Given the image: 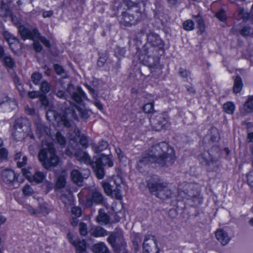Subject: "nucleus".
<instances>
[{
  "mask_svg": "<svg viewBox=\"0 0 253 253\" xmlns=\"http://www.w3.org/2000/svg\"><path fill=\"white\" fill-rule=\"evenodd\" d=\"M92 250L94 253H109V250L103 243L94 245Z\"/></svg>",
  "mask_w": 253,
  "mask_h": 253,
  "instance_id": "obj_26",
  "label": "nucleus"
},
{
  "mask_svg": "<svg viewBox=\"0 0 253 253\" xmlns=\"http://www.w3.org/2000/svg\"><path fill=\"white\" fill-rule=\"evenodd\" d=\"M36 40H32L33 41V46L36 52H40L42 50L43 47L41 44Z\"/></svg>",
  "mask_w": 253,
  "mask_h": 253,
  "instance_id": "obj_49",
  "label": "nucleus"
},
{
  "mask_svg": "<svg viewBox=\"0 0 253 253\" xmlns=\"http://www.w3.org/2000/svg\"><path fill=\"white\" fill-rule=\"evenodd\" d=\"M196 22L198 24L199 31L198 32L200 34H202L205 28V24L203 19L199 15L195 16Z\"/></svg>",
  "mask_w": 253,
  "mask_h": 253,
  "instance_id": "obj_33",
  "label": "nucleus"
},
{
  "mask_svg": "<svg viewBox=\"0 0 253 253\" xmlns=\"http://www.w3.org/2000/svg\"><path fill=\"white\" fill-rule=\"evenodd\" d=\"M53 67L57 74L61 75L62 74L64 73V70L62 66H60L58 64H54Z\"/></svg>",
  "mask_w": 253,
  "mask_h": 253,
  "instance_id": "obj_56",
  "label": "nucleus"
},
{
  "mask_svg": "<svg viewBox=\"0 0 253 253\" xmlns=\"http://www.w3.org/2000/svg\"><path fill=\"white\" fill-rule=\"evenodd\" d=\"M178 73L179 75L183 78H187L190 74L188 71L182 68H179Z\"/></svg>",
  "mask_w": 253,
  "mask_h": 253,
  "instance_id": "obj_54",
  "label": "nucleus"
},
{
  "mask_svg": "<svg viewBox=\"0 0 253 253\" xmlns=\"http://www.w3.org/2000/svg\"><path fill=\"white\" fill-rule=\"evenodd\" d=\"M75 156L77 159L81 162L88 163L90 162V158L87 153L82 150H77Z\"/></svg>",
  "mask_w": 253,
  "mask_h": 253,
  "instance_id": "obj_23",
  "label": "nucleus"
},
{
  "mask_svg": "<svg viewBox=\"0 0 253 253\" xmlns=\"http://www.w3.org/2000/svg\"><path fill=\"white\" fill-rule=\"evenodd\" d=\"M215 237L223 246L227 245L230 240L227 233L222 229L217 230L215 232Z\"/></svg>",
  "mask_w": 253,
  "mask_h": 253,
  "instance_id": "obj_19",
  "label": "nucleus"
},
{
  "mask_svg": "<svg viewBox=\"0 0 253 253\" xmlns=\"http://www.w3.org/2000/svg\"><path fill=\"white\" fill-rule=\"evenodd\" d=\"M80 143L84 148H86L88 146L86 137L84 135L82 136L80 139Z\"/></svg>",
  "mask_w": 253,
  "mask_h": 253,
  "instance_id": "obj_59",
  "label": "nucleus"
},
{
  "mask_svg": "<svg viewBox=\"0 0 253 253\" xmlns=\"http://www.w3.org/2000/svg\"><path fill=\"white\" fill-rule=\"evenodd\" d=\"M66 184V178L63 175H60L57 180L56 187L58 189H61L64 187Z\"/></svg>",
  "mask_w": 253,
  "mask_h": 253,
  "instance_id": "obj_37",
  "label": "nucleus"
},
{
  "mask_svg": "<svg viewBox=\"0 0 253 253\" xmlns=\"http://www.w3.org/2000/svg\"><path fill=\"white\" fill-rule=\"evenodd\" d=\"M71 242L76 248L77 253H87L86 251V243L84 240L77 241H71Z\"/></svg>",
  "mask_w": 253,
  "mask_h": 253,
  "instance_id": "obj_25",
  "label": "nucleus"
},
{
  "mask_svg": "<svg viewBox=\"0 0 253 253\" xmlns=\"http://www.w3.org/2000/svg\"><path fill=\"white\" fill-rule=\"evenodd\" d=\"M56 139L57 142L60 145H65L66 144L65 138L61 134L60 132H57L56 134Z\"/></svg>",
  "mask_w": 253,
  "mask_h": 253,
  "instance_id": "obj_45",
  "label": "nucleus"
},
{
  "mask_svg": "<svg viewBox=\"0 0 253 253\" xmlns=\"http://www.w3.org/2000/svg\"><path fill=\"white\" fill-rule=\"evenodd\" d=\"M12 136L16 140L21 141L26 136V131L24 129H19L14 127Z\"/></svg>",
  "mask_w": 253,
  "mask_h": 253,
  "instance_id": "obj_27",
  "label": "nucleus"
},
{
  "mask_svg": "<svg viewBox=\"0 0 253 253\" xmlns=\"http://www.w3.org/2000/svg\"><path fill=\"white\" fill-rule=\"evenodd\" d=\"M69 103L70 106L65 110L63 115L60 118L63 125L66 127H69L71 126L72 119H78L77 112L84 119H87L89 116L87 111L80 108L77 105L71 104L70 102H69Z\"/></svg>",
  "mask_w": 253,
  "mask_h": 253,
  "instance_id": "obj_4",
  "label": "nucleus"
},
{
  "mask_svg": "<svg viewBox=\"0 0 253 253\" xmlns=\"http://www.w3.org/2000/svg\"><path fill=\"white\" fill-rule=\"evenodd\" d=\"M102 187L105 193L107 195L110 196L112 192V186L107 182H103Z\"/></svg>",
  "mask_w": 253,
  "mask_h": 253,
  "instance_id": "obj_43",
  "label": "nucleus"
},
{
  "mask_svg": "<svg viewBox=\"0 0 253 253\" xmlns=\"http://www.w3.org/2000/svg\"><path fill=\"white\" fill-rule=\"evenodd\" d=\"M183 27L186 31H191L194 29V23L191 20H187L183 23Z\"/></svg>",
  "mask_w": 253,
  "mask_h": 253,
  "instance_id": "obj_41",
  "label": "nucleus"
},
{
  "mask_svg": "<svg viewBox=\"0 0 253 253\" xmlns=\"http://www.w3.org/2000/svg\"><path fill=\"white\" fill-rule=\"evenodd\" d=\"M211 139L210 140L212 142L216 141L219 138V134L218 130L214 127L211 128L210 130Z\"/></svg>",
  "mask_w": 253,
  "mask_h": 253,
  "instance_id": "obj_38",
  "label": "nucleus"
},
{
  "mask_svg": "<svg viewBox=\"0 0 253 253\" xmlns=\"http://www.w3.org/2000/svg\"><path fill=\"white\" fill-rule=\"evenodd\" d=\"M40 92L36 91H29L28 93V96L29 98L34 99L40 96Z\"/></svg>",
  "mask_w": 253,
  "mask_h": 253,
  "instance_id": "obj_60",
  "label": "nucleus"
},
{
  "mask_svg": "<svg viewBox=\"0 0 253 253\" xmlns=\"http://www.w3.org/2000/svg\"><path fill=\"white\" fill-rule=\"evenodd\" d=\"M141 242V240L139 237H136L133 241V246L135 253H137L139 251V243Z\"/></svg>",
  "mask_w": 253,
  "mask_h": 253,
  "instance_id": "obj_47",
  "label": "nucleus"
},
{
  "mask_svg": "<svg viewBox=\"0 0 253 253\" xmlns=\"http://www.w3.org/2000/svg\"><path fill=\"white\" fill-rule=\"evenodd\" d=\"M108 146V143L106 141L102 140L99 143V145L98 146L94 145L92 148L93 151L95 153H98L104 150H106Z\"/></svg>",
  "mask_w": 253,
  "mask_h": 253,
  "instance_id": "obj_30",
  "label": "nucleus"
},
{
  "mask_svg": "<svg viewBox=\"0 0 253 253\" xmlns=\"http://www.w3.org/2000/svg\"><path fill=\"white\" fill-rule=\"evenodd\" d=\"M72 213L77 217H79L81 215V209L78 207H74L72 208Z\"/></svg>",
  "mask_w": 253,
  "mask_h": 253,
  "instance_id": "obj_55",
  "label": "nucleus"
},
{
  "mask_svg": "<svg viewBox=\"0 0 253 253\" xmlns=\"http://www.w3.org/2000/svg\"><path fill=\"white\" fill-rule=\"evenodd\" d=\"M250 28L247 27H243L240 31L241 35L244 37L248 36L250 35Z\"/></svg>",
  "mask_w": 253,
  "mask_h": 253,
  "instance_id": "obj_57",
  "label": "nucleus"
},
{
  "mask_svg": "<svg viewBox=\"0 0 253 253\" xmlns=\"http://www.w3.org/2000/svg\"><path fill=\"white\" fill-rule=\"evenodd\" d=\"M201 164L205 167L209 171H213L216 169V162L211 157L209 152L203 153L199 157Z\"/></svg>",
  "mask_w": 253,
  "mask_h": 253,
  "instance_id": "obj_13",
  "label": "nucleus"
},
{
  "mask_svg": "<svg viewBox=\"0 0 253 253\" xmlns=\"http://www.w3.org/2000/svg\"><path fill=\"white\" fill-rule=\"evenodd\" d=\"M22 192L23 194L26 196H32L34 193V190L28 184L26 185L23 188Z\"/></svg>",
  "mask_w": 253,
  "mask_h": 253,
  "instance_id": "obj_44",
  "label": "nucleus"
},
{
  "mask_svg": "<svg viewBox=\"0 0 253 253\" xmlns=\"http://www.w3.org/2000/svg\"><path fill=\"white\" fill-rule=\"evenodd\" d=\"M39 207L41 212L44 215L48 214L52 210L51 207H49L46 204H41Z\"/></svg>",
  "mask_w": 253,
  "mask_h": 253,
  "instance_id": "obj_40",
  "label": "nucleus"
},
{
  "mask_svg": "<svg viewBox=\"0 0 253 253\" xmlns=\"http://www.w3.org/2000/svg\"><path fill=\"white\" fill-rule=\"evenodd\" d=\"M175 160L173 149L165 142L152 146L147 153L143 154L138 162L136 168L140 170L143 166L155 163L161 166L169 167Z\"/></svg>",
  "mask_w": 253,
  "mask_h": 253,
  "instance_id": "obj_1",
  "label": "nucleus"
},
{
  "mask_svg": "<svg viewBox=\"0 0 253 253\" xmlns=\"http://www.w3.org/2000/svg\"><path fill=\"white\" fill-rule=\"evenodd\" d=\"M122 17L120 20V23L125 26H130L135 25L137 22V19L135 18L134 16L128 12H124L122 13Z\"/></svg>",
  "mask_w": 253,
  "mask_h": 253,
  "instance_id": "obj_15",
  "label": "nucleus"
},
{
  "mask_svg": "<svg viewBox=\"0 0 253 253\" xmlns=\"http://www.w3.org/2000/svg\"><path fill=\"white\" fill-rule=\"evenodd\" d=\"M41 103L42 105L46 106L48 104V100L44 95H42L40 98Z\"/></svg>",
  "mask_w": 253,
  "mask_h": 253,
  "instance_id": "obj_63",
  "label": "nucleus"
},
{
  "mask_svg": "<svg viewBox=\"0 0 253 253\" xmlns=\"http://www.w3.org/2000/svg\"><path fill=\"white\" fill-rule=\"evenodd\" d=\"M154 103L153 102L145 104L143 108L144 111L147 113H151L153 111Z\"/></svg>",
  "mask_w": 253,
  "mask_h": 253,
  "instance_id": "obj_48",
  "label": "nucleus"
},
{
  "mask_svg": "<svg viewBox=\"0 0 253 253\" xmlns=\"http://www.w3.org/2000/svg\"><path fill=\"white\" fill-rule=\"evenodd\" d=\"M56 95L58 97H59L60 98L67 99L66 95L65 94V92L63 90H58L56 93Z\"/></svg>",
  "mask_w": 253,
  "mask_h": 253,
  "instance_id": "obj_62",
  "label": "nucleus"
},
{
  "mask_svg": "<svg viewBox=\"0 0 253 253\" xmlns=\"http://www.w3.org/2000/svg\"><path fill=\"white\" fill-rule=\"evenodd\" d=\"M1 177L5 183H12L16 180V174L12 170L4 169L1 173Z\"/></svg>",
  "mask_w": 253,
  "mask_h": 253,
  "instance_id": "obj_18",
  "label": "nucleus"
},
{
  "mask_svg": "<svg viewBox=\"0 0 253 253\" xmlns=\"http://www.w3.org/2000/svg\"><path fill=\"white\" fill-rule=\"evenodd\" d=\"M22 172L23 174L29 180H31L32 175L30 171L25 169H22Z\"/></svg>",
  "mask_w": 253,
  "mask_h": 253,
  "instance_id": "obj_61",
  "label": "nucleus"
},
{
  "mask_svg": "<svg viewBox=\"0 0 253 253\" xmlns=\"http://www.w3.org/2000/svg\"><path fill=\"white\" fill-rule=\"evenodd\" d=\"M42 78V74L38 72L33 73L31 76V80L35 84H38Z\"/></svg>",
  "mask_w": 253,
  "mask_h": 253,
  "instance_id": "obj_39",
  "label": "nucleus"
},
{
  "mask_svg": "<svg viewBox=\"0 0 253 253\" xmlns=\"http://www.w3.org/2000/svg\"><path fill=\"white\" fill-rule=\"evenodd\" d=\"M96 220L98 223L101 224H106L110 221L109 216L106 214L104 210L101 209L98 211V215L96 217Z\"/></svg>",
  "mask_w": 253,
  "mask_h": 253,
  "instance_id": "obj_24",
  "label": "nucleus"
},
{
  "mask_svg": "<svg viewBox=\"0 0 253 253\" xmlns=\"http://www.w3.org/2000/svg\"><path fill=\"white\" fill-rule=\"evenodd\" d=\"M10 17L13 24L18 28V32L21 38L23 40H25L26 39V37L22 35V29H25L28 30H32V29L28 28L25 26L22 25L20 19L17 16L11 14Z\"/></svg>",
  "mask_w": 253,
  "mask_h": 253,
  "instance_id": "obj_17",
  "label": "nucleus"
},
{
  "mask_svg": "<svg viewBox=\"0 0 253 253\" xmlns=\"http://www.w3.org/2000/svg\"><path fill=\"white\" fill-rule=\"evenodd\" d=\"M178 195L182 198L199 199V185L193 183H184L178 187Z\"/></svg>",
  "mask_w": 253,
  "mask_h": 253,
  "instance_id": "obj_8",
  "label": "nucleus"
},
{
  "mask_svg": "<svg viewBox=\"0 0 253 253\" xmlns=\"http://www.w3.org/2000/svg\"><path fill=\"white\" fill-rule=\"evenodd\" d=\"M89 232L94 237H104L108 235L107 231L102 227L99 226H93L89 230Z\"/></svg>",
  "mask_w": 253,
  "mask_h": 253,
  "instance_id": "obj_20",
  "label": "nucleus"
},
{
  "mask_svg": "<svg viewBox=\"0 0 253 253\" xmlns=\"http://www.w3.org/2000/svg\"><path fill=\"white\" fill-rule=\"evenodd\" d=\"M79 229L82 236H85L87 234V225L83 222H80L79 225Z\"/></svg>",
  "mask_w": 253,
  "mask_h": 253,
  "instance_id": "obj_42",
  "label": "nucleus"
},
{
  "mask_svg": "<svg viewBox=\"0 0 253 253\" xmlns=\"http://www.w3.org/2000/svg\"><path fill=\"white\" fill-rule=\"evenodd\" d=\"M216 17L221 21H224L226 19V16L225 12L223 10H220L216 15Z\"/></svg>",
  "mask_w": 253,
  "mask_h": 253,
  "instance_id": "obj_53",
  "label": "nucleus"
},
{
  "mask_svg": "<svg viewBox=\"0 0 253 253\" xmlns=\"http://www.w3.org/2000/svg\"><path fill=\"white\" fill-rule=\"evenodd\" d=\"M150 121L152 127L156 131H160L163 128H167L170 125L169 118L164 114H158L156 116H151Z\"/></svg>",
  "mask_w": 253,
  "mask_h": 253,
  "instance_id": "obj_9",
  "label": "nucleus"
},
{
  "mask_svg": "<svg viewBox=\"0 0 253 253\" xmlns=\"http://www.w3.org/2000/svg\"><path fill=\"white\" fill-rule=\"evenodd\" d=\"M71 177L75 183L79 186L82 185L84 177L78 170L76 169H73L71 172Z\"/></svg>",
  "mask_w": 253,
  "mask_h": 253,
  "instance_id": "obj_22",
  "label": "nucleus"
},
{
  "mask_svg": "<svg viewBox=\"0 0 253 253\" xmlns=\"http://www.w3.org/2000/svg\"><path fill=\"white\" fill-rule=\"evenodd\" d=\"M147 185L150 192L160 199L171 198L174 195L169 184L160 180L150 182Z\"/></svg>",
  "mask_w": 253,
  "mask_h": 253,
  "instance_id": "obj_5",
  "label": "nucleus"
},
{
  "mask_svg": "<svg viewBox=\"0 0 253 253\" xmlns=\"http://www.w3.org/2000/svg\"><path fill=\"white\" fill-rule=\"evenodd\" d=\"M143 253H159L156 240L154 236L146 235L143 244Z\"/></svg>",
  "mask_w": 253,
  "mask_h": 253,
  "instance_id": "obj_12",
  "label": "nucleus"
},
{
  "mask_svg": "<svg viewBox=\"0 0 253 253\" xmlns=\"http://www.w3.org/2000/svg\"><path fill=\"white\" fill-rule=\"evenodd\" d=\"M33 0H18L17 1V4L19 6H20L22 4H26L28 3H32Z\"/></svg>",
  "mask_w": 253,
  "mask_h": 253,
  "instance_id": "obj_64",
  "label": "nucleus"
},
{
  "mask_svg": "<svg viewBox=\"0 0 253 253\" xmlns=\"http://www.w3.org/2000/svg\"><path fill=\"white\" fill-rule=\"evenodd\" d=\"M104 200V196L101 192L97 189H94L88 194L85 205L87 207H91L93 205H102Z\"/></svg>",
  "mask_w": 253,
  "mask_h": 253,
  "instance_id": "obj_11",
  "label": "nucleus"
},
{
  "mask_svg": "<svg viewBox=\"0 0 253 253\" xmlns=\"http://www.w3.org/2000/svg\"><path fill=\"white\" fill-rule=\"evenodd\" d=\"M38 158L42 167L48 171L56 167L59 162L53 144L46 141L42 142Z\"/></svg>",
  "mask_w": 253,
  "mask_h": 253,
  "instance_id": "obj_3",
  "label": "nucleus"
},
{
  "mask_svg": "<svg viewBox=\"0 0 253 253\" xmlns=\"http://www.w3.org/2000/svg\"><path fill=\"white\" fill-rule=\"evenodd\" d=\"M108 242L114 247L115 245L116 236L114 234H111L107 238Z\"/></svg>",
  "mask_w": 253,
  "mask_h": 253,
  "instance_id": "obj_58",
  "label": "nucleus"
},
{
  "mask_svg": "<svg viewBox=\"0 0 253 253\" xmlns=\"http://www.w3.org/2000/svg\"><path fill=\"white\" fill-rule=\"evenodd\" d=\"M147 40L148 43L154 47L162 46L163 45V42L160 36L153 32H150L147 36Z\"/></svg>",
  "mask_w": 253,
  "mask_h": 253,
  "instance_id": "obj_16",
  "label": "nucleus"
},
{
  "mask_svg": "<svg viewBox=\"0 0 253 253\" xmlns=\"http://www.w3.org/2000/svg\"><path fill=\"white\" fill-rule=\"evenodd\" d=\"M46 175L43 172L37 171L32 176L30 181H34L37 183H42Z\"/></svg>",
  "mask_w": 253,
  "mask_h": 253,
  "instance_id": "obj_29",
  "label": "nucleus"
},
{
  "mask_svg": "<svg viewBox=\"0 0 253 253\" xmlns=\"http://www.w3.org/2000/svg\"><path fill=\"white\" fill-rule=\"evenodd\" d=\"M22 35L26 37V39L30 40H39L47 48L51 46L50 42L45 37L41 35L39 30L37 28H33L32 30L22 29Z\"/></svg>",
  "mask_w": 253,
  "mask_h": 253,
  "instance_id": "obj_10",
  "label": "nucleus"
},
{
  "mask_svg": "<svg viewBox=\"0 0 253 253\" xmlns=\"http://www.w3.org/2000/svg\"><path fill=\"white\" fill-rule=\"evenodd\" d=\"M244 108L245 112L250 113L253 111V96H250L244 104Z\"/></svg>",
  "mask_w": 253,
  "mask_h": 253,
  "instance_id": "obj_32",
  "label": "nucleus"
},
{
  "mask_svg": "<svg viewBox=\"0 0 253 253\" xmlns=\"http://www.w3.org/2000/svg\"><path fill=\"white\" fill-rule=\"evenodd\" d=\"M112 157L111 155L102 154L96 158L95 161L91 162L92 168L98 179H101L104 177L105 171L103 166L112 167L113 166Z\"/></svg>",
  "mask_w": 253,
  "mask_h": 253,
  "instance_id": "obj_6",
  "label": "nucleus"
},
{
  "mask_svg": "<svg viewBox=\"0 0 253 253\" xmlns=\"http://www.w3.org/2000/svg\"><path fill=\"white\" fill-rule=\"evenodd\" d=\"M158 49L155 47L146 48L144 46V55L142 58V62L151 70L158 69L160 67L159 57L157 54Z\"/></svg>",
  "mask_w": 253,
  "mask_h": 253,
  "instance_id": "obj_7",
  "label": "nucleus"
},
{
  "mask_svg": "<svg viewBox=\"0 0 253 253\" xmlns=\"http://www.w3.org/2000/svg\"><path fill=\"white\" fill-rule=\"evenodd\" d=\"M8 156V151L4 148L0 149V160H6Z\"/></svg>",
  "mask_w": 253,
  "mask_h": 253,
  "instance_id": "obj_52",
  "label": "nucleus"
},
{
  "mask_svg": "<svg viewBox=\"0 0 253 253\" xmlns=\"http://www.w3.org/2000/svg\"><path fill=\"white\" fill-rule=\"evenodd\" d=\"M66 92L71 96L72 99L78 103H81L83 99H85L86 95L81 87H75L72 84H69L66 89Z\"/></svg>",
  "mask_w": 253,
  "mask_h": 253,
  "instance_id": "obj_14",
  "label": "nucleus"
},
{
  "mask_svg": "<svg viewBox=\"0 0 253 253\" xmlns=\"http://www.w3.org/2000/svg\"><path fill=\"white\" fill-rule=\"evenodd\" d=\"M237 12L241 18L247 19L248 17V14L245 12V10L242 7H239Z\"/></svg>",
  "mask_w": 253,
  "mask_h": 253,
  "instance_id": "obj_51",
  "label": "nucleus"
},
{
  "mask_svg": "<svg viewBox=\"0 0 253 253\" xmlns=\"http://www.w3.org/2000/svg\"><path fill=\"white\" fill-rule=\"evenodd\" d=\"M111 195L115 197L117 199H120L121 198V185L120 184H116V188L112 189V192Z\"/></svg>",
  "mask_w": 253,
  "mask_h": 253,
  "instance_id": "obj_35",
  "label": "nucleus"
},
{
  "mask_svg": "<svg viewBox=\"0 0 253 253\" xmlns=\"http://www.w3.org/2000/svg\"><path fill=\"white\" fill-rule=\"evenodd\" d=\"M125 52L126 50L124 48L120 47H117L115 50V54L116 56L119 58L124 56Z\"/></svg>",
  "mask_w": 253,
  "mask_h": 253,
  "instance_id": "obj_46",
  "label": "nucleus"
},
{
  "mask_svg": "<svg viewBox=\"0 0 253 253\" xmlns=\"http://www.w3.org/2000/svg\"><path fill=\"white\" fill-rule=\"evenodd\" d=\"M243 86V83L241 78L237 76L234 80L233 91L234 93H237L240 92Z\"/></svg>",
  "mask_w": 253,
  "mask_h": 253,
  "instance_id": "obj_28",
  "label": "nucleus"
},
{
  "mask_svg": "<svg viewBox=\"0 0 253 253\" xmlns=\"http://www.w3.org/2000/svg\"><path fill=\"white\" fill-rule=\"evenodd\" d=\"M40 90L43 94H46L50 90V85L47 82L42 81L40 84Z\"/></svg>",
  "mask_w": 253,
  "mask_h": 253,
  "instance_id": "obj_36",
  "label": "nucleus"
},
{
  "mask_svg": "<svg viewBox=\"0 0 253 253\" xmlns=\"http://www.w3.org/2000/svg\"><path fill=\"white\" fill-rule=\"evenodd\" d=\"M175 160L173 149L165 142L152 146L147 153L143 154L138 162L136 168L140 170L143 166L155 163L161 166L169 167Z\"/></svg>",
  "mask_w": 253,
  "mask_h": 253,
  "instance_id": "obj_2",
  "label": "nucleus"
},
{
  "mask_svg": "<svg viewBox=\"0 0 253 253\" xmlns=\"http://www.w3.org/2000/svg\"><path fill=\"white\" fill-rule=\"evenodd\" d=\"M48 127L41 123H36V132L40 138L44 133L47 134Z\"/></svg>",
  "mask_w": 253,
  "mask_h": 253,
  "instance_id": "obj_31",
  "label": "nucleus"
},
{
  "mask_svg": "<svg viewBox=\"0 0 253 253\" xmlns=\"http://www.w3.org/2000/svg\"><path fill=\"white\" fill-rule=\"evenodd\" d=\"M4 62L6 66L11 68L13 66L14 62L10 56H5L3 58Z\"/></svg>",
  "mask_w": 253,
  "mask_h": 253,
  "instance_id": "obj_50",
  "label": "nucleus"
},
{
  "mask_svg": "<svg viewBox=\"0 0 253 253\" xmlns=\"http://www.w3.org/2000/svg\"><path fill=\"white\" fill-rule=\"evenodd\" d=\"M30 127V122L25 118H20L16 120L14 127L19 129L27 130Z\"/></svg>",
  "mask_w": 253,
  "mask_h": 253,
  "instance_id": "obj_21",
  "label": "nucleus"
},
{
  "mask_svg": "<svg viewBox=\"0 0 253 253\" xmlns=\"http://www.w3.org/2000/svg\"><path fill=\"white\" fill-rule=\"evenodd\" d=\"M223 109L227 113L232 114L234 113L235 106L233 103L228 102L223 105Z\"/></svg>",
  "mask_w": 253,
  "mask_h": 253,
  "instance_id": "obj_34",
  "label": "nucleus"
}]
</instances>
